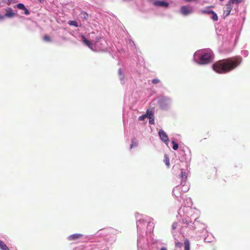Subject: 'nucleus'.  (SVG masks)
<instances>
[{
	"label": "nucleus",
	"mask_w": 250,
	"mask_h": 250,
	"mask_svg": "<svg viewBox=\"0 0 250 250\" xmlns=\"http://www.w3.org/2000/svg\"><path fill=\"white\" fill-rule=\"evenodd\" d=\"M242 61V58L240 56L223 59L215 62L212 65V68L218 73H227L237 67Z\"/></svg>",
	"instance_id": "obj_1"
},
{
	"label": "nucleus",
	"mask_w": 250,
	"mask_h": 250,
	"mask_svg": "<svg viewBox=\"0 0 250 250\" xmlns=\"http://www.w3.org/2000/svg\"><path fill=\"white\" fill-rule=\"evenodd\" d=\"M211 60V54L210 53H205L202 55L199 59V63L206 64L209 63Z\"/></svg>",
	"instance_id": "obj_2"
},
{
	"label": "nucleus",
	"mask_w": 250,
	"mask_h": 250,
	"mask_svg": "<svg viewBox=\"0 0 250 250\" xmlns=\"http://www.w3.org/2000/svg\"><path fill=\"white\" fill-rule=\"evenodd\" d=\"M180 13L184 16H187L193 13V8L190 6L184 5L180 8Z\"/></svg>",
	"instance_id": "obj_3"
},
{
	"label": "nucleus",
	"mask_w": 250,
	"mask_h": 250,
	"mask_svg": "<svg viewBox=\"0 0 250 250\" xmlns=\"http://www.w3.org/2000/svg\"><path fill=\"white\" fill-rule=\"evenodd\" d=\"M159 135L161 140L167 144L169 142V139L166 132L162 129L159 130Z\"/></svg>",
	"instance_id": "obj_4"
},
{
	"label": "nucleus",
	"mask_w": 250,
	"mask_h": 250,
	"mask_svg": "<svg viewBox=\"0 0 250 250\" xmlns=\"http://www.w3.org/2000/svg\"><path fill=\"white\" fill-rule=\"evenodd\" d=\"M233 5L229 1L226 4V10L224 11V15L225 17L228 16L230 13L231 10H232Z\"/></svg>",
	"instance_id": "obj_5"
},
{
	"label": "nucleus",
	"mask_w": 250,
	"mask_h": 250,
	"mask_svg": "<svg viewBox=\"0 0 250 250\" xmlns=\"http://www.w3.org/2000/svg\"><path fill=\"white\" fill-rule=\"evenodd\" d=\"M15 15V13L13 12L12 8H8L5 10V14L4 16L7 18H12Z\"/></svg>",
	"instance_id": "obj_6"
},
{
	"label": "nucleus",
	"mask_w": 250,
	"mask_h": 250,
	"mask_svg": "<svg viewBox=\"0 0 250 250\" xmlns=\"http://www.w3.org/2000/svg\"><path fill=\"white\" fill-rule=\"evenodd\" d=\"M82 236V234L76 233L69 236L68 239L69 240H75L81 238Z\"/></svg>",
	"instance_id": "obj_7"
},
{
	"label": "nucleus",
	"mask_w": 250,
	"mask_h": 250,
	"mask_svg": "<svg viewBox=\"0 0 250 250\" xmlns=\"http://www.w3.org/2000/svg\"><path fill=\"white\" fill-rule=\"evenodd\" d=\"M155 5L159 6L167 7L168 6V3L165 1H157L155 2Z\"/></svg>",
	"instance_id": "obj_8"
},
{
	"label": "nucleus",
	"mask_w": 250,
	"mask_h": 250,
	"mask_svg": "<svg viewBox=\"0 0 250 250\" xmlns=\"http://www.w3.org/2000/svg\"><path fill=\"white\" fill-rule=\"evenodd\" d=\"M179 177L181 179V184H182L183 182H185L187 180V175L186 172H181L179 175Z\"/></svg>",
	"instance_id": "obj_9"
},
{
	"label": "nucleus",
	"mask_w": 250,
	"mask_h": 250,
	"mask_svg": "<svg viewBox=\"0 0 250 250\" xmlns=\"http://www.w3.org/2000/svg\"><path fill=\"white\" fill-rule=\"evenodd\" d=\"M82 40H83V42L85 45L88 46L89 48H91V46L92 45V44L91 42H90L89 41L87 40L83 35L82 36Z\"/></svg>",
	"instance_id": "obj_10"
},
{
	"label": "nucleus",
	"mask_w": 250,
	"mask_h": 250,
	"mask_svg": "<svg viewBox=\"0 0 250 250\" xmlns=\"http://www.w3.org/2000/svg\"><path fill=\"white\" fill-rule=\"evenodd\" d=\"M210 7L213 8L214 6H210L207 7V9L210 8ZM212 11H213L212 10H210L208 9H205V10H201L200 11V13L203 14H211Z\"/></svg>",
	"instance_id": "obj_11"
},
{
	"label": "nucleus",
	"mask_w": 250,
	"mask_h": 250,
	"mask_svg": "<svg viewBox=\"0 0 250 250\" xmlns=\"http://www.w3.org/2000/svg\"><path fill=\"white\" fill-rule=\"evenodd\" d=\"M0 249L1 250H9L5 243L1 240H0Z\"/></svg>",
	"instance_id": "obj_12"
},
{
	"label": "nucleus",
	"mask_w": 250,
	"mask_h": 250,
	"mask_svg": "<svg viewBox=\"0 0 250 250\" xmlns=\"http://www.w3.org/2000/svg\"><path fill=\"white\" fill-rule=\"evenodd\" d=\"M80 16L81 18H82L84 20H87L88 19V15L85 12H81L80 13Z\"/></svg>",
	"instance_id": "obj_13"
},
{
	"label": "nucleus",
	"mask_w": 250,
	"mask_h": 250,
	"mask_svg": "<svg viewBox=\"0 0 250 250\" xmlns=\"http://www.w3.org/2000/svg\"><path fill=\"white\" fill-rule=\"evenodd\" d=\"M185 250H190V242L189 240L186 239L184 242Z\"/></svg>",
	"instance_id": "obj_14"
},
{
	"label": "nucleus",
	"mask_w": 250,
	"mask_h": 250,
	"mask_svg": "<svg viewBox=\"0 0 250 250\" xmlns=\"http://www.w3.org/2000/svg\"><path fill=\"white\" fill-rule=\"evenodd\" d=\"M212 15L211 19L214 21H217L218 20V17L217 15L213 11L211 14Z\"/></svg>",
	"instance_id": "obj_15"
},
{
	"label": "nucleus",
	"mask_w": 250,
	"mask_h": 250,
	"mask_svg": "<svg viewBox=\"0 0 250 250\" xmlns=\"http://www.w3.org/2000/svg\"><path fill=\"white\" fill-rule=\"evenodd\" d=\"M164 162H165V163L166 164V165L167 166H168V167L169 166V159L168 156H167L166 155H165Z\"/></svg>",
	"instance_id": "obj_16"
},
{
	"label": "nucleus",
	"mask_w": 250,
	"mask_h": 250,
	"mask_svg": "<svg viewBox=\"0 0 250 250\" xmlns=\"http://www.w3.org/2000/svg\"><path fill=\"white\" fill-rule=\"evenodd\" d=\"M68 24L70 25H73L76 27H77L79 26L78 23L76 21H68Z\"/></svg>",
	"instance_id": "obj_17"
},
{
	"label": "nucleus",
	"mask_w": 250,
	"mask_h": 250,
	"mask_svg": "<svg viewBox=\"0 0 250 250\" xmlns=\"http://www.w3.org/2000/svg\"><path fill=\"white\" fill-rule=\"evenodd\" d=\"M230 2H231L232 4H235L236 5L242 2L243 0H229Z\"/></svg>",
	"instance_id": "obj_18"
},
{
	"label": "nucleus",
	"mask_w": 250,
	"mask_h": 250,
	"mask_svg": "<svg viewBox=\"0 0 250 250\" xmlns=\"http://www.w3.org/2000/svg\"><path fill=\"white\" fill-rule=\"evenodd\" d=\"M138 145V144L137 142H136L135 141L132 140L131 142V144L130 145V148L132 149L134 147L137 146Z\"/></svg>",
	"instance_id": "obj_19"
},
{
	"label": "nucleus",
	"mask_w": 250,
	"mask_h": 250,
	"mask_svg": "<svg viewBox=\"0 0 250 250\" xmlns=\"http://www.w3.org/2000/svg\"><path fill=\"white\" fill-rule=\"evenodd\" d=\"M172 144L173 145L172 148L174 150H176L178 148V145L174 141H172Z\"/></svg>",
	"instance_id": "obj_20"
},
{
	"label": "nucleus",
	"mask_w": 250,
	"mask_h": 250,
	"mask_svg": "<svg viewBox=\"0 0 250 250\" xmlns=\"http://www.w3.org/2000/svg\"><path fill=\"white\" fill-rule=\"evenodd\" d=\"M17 7L19 9H21V10H23L24 9V8H25V6L22 3H19L17 5Z\"/></svg>",
	"instance_id": "obj_21"
},
{
	"label": "nucleus",
	"mask_w": 250,
	"mask_h": 250,
	"mask_svg": "<svg viewBox=\"0 0 250 250\" xmlns=\"http://www.w3.org/2000/svg\"><path fill=\"white\" fill-rule=\"evenodd\" d=\"M43 40L45 42H50L51 41V39H50V37L48 35H45L43 37Z\"/></svg>",
	"instance_id": "obj_22"
},
{
	"label": "nucleus",
	"mask_w": 250,
	"mask_h": 250,
	"mask_svg": "<svg viewBox=\"0 0 250 250\" xmlns=\"http://www.w3.org/2000/svg\"><path fill=\"white\" fill-rule=\"evenodd\" d=\"M147 117V115H142L141 116H140L138 118L139 120L140 121H143L144 120H145L146 118Z\"/></svg>",
	"instance_id": "obj_23"
},
{
	"label": "nucleus",
	"mask_w": 250,
	"mask_h": 250,
	"mask_svg": "<svg viewBox=\"0 0 250 250\" xmlns=\"http://www.w3.org/2000/svg\"><path fill=\"white\" fill-rule=\"evenodd\" d=\"M160 81L158 79H154L152 80V83L155 84L160 83Z\"/></svg>",
	"instance_id": "obj_24"
},
{
	"label": "nucleus",
	"mask_w": 250,
	"mask_h": 250,
	"mask_svg": "<svg viewBox=\"0 0 250 250\" xmlns=\"http://www.w3.org/2000/svg\"><path fill=\"white\" fill-rule=\"evenodd\" d=\"M182 245H183V244L181 242H177L175 243V246L177 247L181 248V247H182Z\"/></svg>",
	"instance_id": "obj_25"
},
{
	"label": "nucleus",
	"mask_w": 250,
	"mask_h": 250,
	"mask_svg": "<svg viewBox=\"0 0 250 250\" xmlns=\"http://www.w3.org/2000/svg\"><path fill=\"white\" fill-rule=\"evenodd\" d=\"M23 11H24V14L26 15H28L30 14L29 11L26 7L24 8Z\"/></svg>",
	"instance_id": "obj_26"
},
{
	"label": "nucleus",
	"mask_w": 250,
	"mask_h": 250,
	"mask_svg": "<svg viewBox=\"0 0 250 250\" xmlns=\"http://www.w3.org/2000/svg\"><path fill=\"white\" fill-rule=\"evenodd\" d=\"M149 123L150 124H153L154 123V120L153 118L149 117Z\"/></svg>",
	"instance_id": "obj_27"
},
{
	"label": "nucleus",
	"mask_w": 250,
	"mask_h": 250,
	"mask_svg": "<svg viewBox=\"0 0 250 250\" xmlns=\"http://www.w3.org/2000/svg\"><path fill=\"white\" fill-rule=\"evenodd\" d=\"M177 225V223H174L172 226V229H175L176 228Z\"/></svg>",
	"instance_id": "obj_28"
},
{
	"label": "nucleus",
	"mask_w": 250,
	"mask_h": 250,
	"mask_svg": "<svg viewBox=\"0 0 250 250\" xmlns=\"http://www.w3.org/2000/svg\"><path fill=\"white\" fill-rule=\"evenodd\" d=\"M118 73L119 74V75L121 76H123V73H122V71L121 70V69H119L118 70Z\"/></svg>",
	"instance_id": "obj_29"
},
{
	"label": "nucleus",
	"mask_w": 250,
	"mask_h": 250,
	"mask_svg": "<svg viewBox=\"0 0 250 250\" xmlns=\"http://www.w3.org/2000/svg\"><path fill=\"white\" fill-rule=\"evenodd\" d=\"M4 19V16L0 15V20H2Z\"/></svg>",
	"instance_id": "obj_30"
},
{
	"label": "nucleus",
	"mask_w": 250,
	"mask_h": 250,
	"mask_svg": "<svg viewBox=\"0 0 250 250\" xmlns=\"http://www.w3.org/2000/svg\"><path fill=\"white\" fill-rule=\"evenodd\" d=\"M160 250H167L166 248L163 247V248H162Z\"/></svg>",
	"instance_id": "obj_31"
},
{
	"label": "nucleus",
	"mask_w": 250,
	"mask_h": 250,
	"mask_svg": "<svg viewBox=\"0 0 250 250\" xmlns=\"http://www.w3.org/2000/svg\"><path fill=\"white\" fill-rule=\"evenodd\" d=\"M40 2L43 1L44 0H39Z\"/></svg>",
	"instance_id": "obj_32"
},
{
	"label": "nucleus",
	"mask_w": 250,
	"mask_h": 250,
	"mask_svg": "<svg viewBox=\"0 0 250 250\" xmlns=\"http://www.w3.org/2000/svg\"><path fill=\"white\" fill-rule=\"evenodd\" d=\"M221 1H223L224 0H219Z\"/></svg>",
	"instance_id": "obj_33"
}]
</instances>
